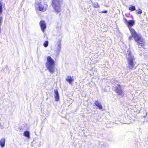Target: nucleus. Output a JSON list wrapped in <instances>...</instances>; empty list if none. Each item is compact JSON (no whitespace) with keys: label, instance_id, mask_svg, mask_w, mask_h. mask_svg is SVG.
I'll return each mask as SVG.
<instances>
[{"label":"nucleus","instance_id":"obj_1","mask_svg":"<svg viewBox=\"0 0 148 148\" xmlns=\"http://www.w3.org/2000/svg\"><path fill=\"white\" fill-rule=\"evenodd\" d=\"M125 23L128 27L132 37L136 42L139 47H143L145 45L144 39L140 34H137L135 30L132 27L134 24L135 22L133 20H127L125 18L124 19Z\"/></svg>","mask_w":148,"mask_h":148},{"label":"nucleus","instance_id":"obj_2","mask_svg":"<svg viewBox=\"0 0 148 148\" xmlns=\"http://www.w3.org/2000/svg\"><path fill=\"white\" fill-rule=\"evenodd\" d=\"M47 62L46 64V66L49 71L53 73L55 70V62L53 60L50 56L47 58Z\"/></svg>","mask_w":148,"mask_h":148},{"label":"nucleus","instance_id":"obj_3","mask_svg":"<svg viewBox=\"0 0 148 148\" xmlns=\"http://www.w3.org/2000/svg\"><path fill=\"white\" fill-rule=\"evenodd\" d=\"M47 8L48 5L46 2L42 1L36 3V9L39 11H45L47 9Z\"/></svg>","mask_w":148,"mask_h":148},{"label":"nucleus","instance_id":"obj_4","mask_svg":"<svg viewBox=\"0 0 148 148\" xmlns=\"http://www.w3.org/2000/svg\"><path fill=\"white\" fill-rule=\"evenodd\" d=\"M51 4L56 13H58L61 12L60 0H52Z\"/></svg>","mask_w":148,"mask_h":148},{"label":"nucleus","instance_id":"obj_5","mask_svg":"<svg viewBox=\"0 0 148 148\" xmlns=\"http://www.w3.org/2000/svg\"><path fill=\"white\" fill-rule=\"evenodd\" d=\"M134 58L132 57L131 56L127 58L128 65V67L130 69H132L134 66V63L133 62Z\"/></svg>","mask_w":148,"mask_h":148},{"label":"nucleus","instance_id":"obj_6","mask_svg":"<svg viewBox=\"0 0 148 148\" xmlns=\"http://www.w3.org/2000/svg\"><path fill=\"white\" fill-rule=\"evenodd\" d=\"M118 87H116L115 89V91L117 93L118 95L123 96V92L121 88L119 85H118Z\"/></svg>","mask_w":148,"mask_h":148},{"label":"nucleus","instance_id":"obj_7","mask_svg":"<svg viewBox=\"0 0 148 148\" xmlns=\"http://www.w3.org/2000/svg\"><path fill=\"white\" fill-rule=\"evenodd\" d=\"M61 41L59 40L57 42V44L56 45V51L57 53L58 54L60 51L61 49Z\"/></svg>","mask_w":148,"mask_h":148},{"label":"nucleus","instance_id":"obj_8","mask_svg":"<svg viewBox=\"0 0 148 148\" xmlns=\"http://www.w3.org/2000/svg\"><path fill=\"white\" fill-rule=\"evenodd\" d=\"M40 25L41 27L42 30L43 32H44V29L46 27V24L45 22L43 21H41L40 22Z\"/></svg>","mask_w":148,"mask_h":148},{"label":"nucleus","instance_id":"obj_9","mask_svg":"<svg viewBox=\"0 0 148 148\" xmlns=\"http://www.w3.org/2000/svg\"><path fill=\"white\" fill-rule=\"evenodd\" d=\"M54 96L55 100L56 101H58L59 100V95L58 90L56 89L54 90Z\"/></svg>","mask_w":148,"mask_h":148},{"label":"nucleus","instance_id":"obj_10","mask_svg":"<svg viewBox=\"0 0 148 148\" xmlns=\"http://www.w3.org/2000/svg\"><path fill=\"white\" fill-rule=\"evenodd\" d=\"M66 80L70 84H71L74 81V79L73 77L68 76L66 78Z\"/></svg>","mask_w":148,"mask_h":148},{"label":"nucleus","instance_id":"obj_11","mask_svg":"<svg viewBox=\"0 0 148 148\" xmlns=\"http://www.w3.org/2000/svg\"><path fill=\"white\" fill-rule=\"evenodd\" d=\"M95 105L99 108L100 109H101L102 108V107L101 104L98 101H96L95 102Z\"/></svg>","mask_w":148,"mask_h":148},{"label":"nucleus","instance_id":"obj_12","mask_svg":"<svg viewBox=\"0 0 148 148\" xmlns=\"http://www.w3.org/2000/svg\"><path fill=\"white\" fill-rule=\"evenodd\" d=\"M0 145L2 147H4L5 143V139L4 138H2L0 140Z\"/></svg>","mask_w":148,"mask_h":148},{"label":"nucleus","instance_id":"obj_13","mask_svg":"<svg viewBox=\"0 0 148 148\" xmlns=\"http://www.w3.org/2000/svg\"><path fill=\"white\" fill-rule=\"evenodd\" d=\"M23 134H24V135L25 136L28 138H29L30 134H29V131H25L24 132Z\"/></svg>","mask_w":148,"mask_h":148},{"label":"nucleus","instance_id":"obj_14","mask_svg":"<svg viewBox=\"0 0 148 148\" xmlns=\"http://www.w3.org/2000/svg\"><path fill=\"white\" fill-rule=\"evenodd\" d=\"M92 5L93 7L96 8H99L100 7V5L98 4L97 2H95L94 3H92Z\"/></svg>","mask_w":148,"mask_h":148},{"label":"nucleus","instance_id":"obj_15","mask_svg":"<svg viewBox=\"0 0 148 148\" xmlns=\"http://www.w3.org/2000/svg\"><path fill=\"white\" fill-rule=\"evenodd\" d=\"M127 55H128L127 56V59L128 57H130L131 56L132 57L134 58V57L131 54V52L130 50H128L127 52Z\"/></svg>","mask_w":148,"mask_h":148},{"label":"nucleus","instance_id":"obj_16","mask_svg":"<svg viewBox=\"0 0 148 148\" xmlns=\"http://www.w3.org/2000/svg\"><path fill=\"white\" fill-rule=\"evenodd\" d=\"M129 9L130 10L132 11L135 10L136 8L134 6H133L132 5H130V6L129 7Z\"/></svg>","mask_w":148,"mask_h":148},{"label":"nucleus","instance_id":"obj_17","mask_svg":"<svg viewBox=\"0 0 148 148\" xmlns=\"http://www.w3.org/2000/svg\"><path fill=\"white\" fill-rule=\"evenodd\" d=\"M49 42L48 41H45L43 44L44 46L46 47H48V45Z\"/></svg>","mask_w":148,"mask_h":148},{"label":"nucleus","instance_id":"obj_18","mask_svg":"<svg viewBox=\"0 0 148 148\" xmlns=\"http://www.w3.org/2000/svg\"><path fill=\"white\" fill-rule=\"evenodd\" d=\"M2 3L0 2V13H2Z\"/></svg>","mask_w":148,"mask_h":148},{"label":"nucleus","instance_id":"obj_19","mask_svg":"<svg viewBox=\"0 0 148 148\" xmlns=\"http://www.w3.org/2000/svg\"><path fill=\"white\" fill-rule=\"evenodd\" d=\"M137 11V13L139 14H140L142 13V11L140 9H139L138 10H136Z\"/></svg>","mask_w":148,"mask_h":148},{"label":"nucleus","instance_id":"obj_20","mask_svg":"<svg viewBox=\"0 0 148 148\" xmlns=\"http://www.w3.org/2000/svg\"><path fill=\"white\" fill-rule=\"evenodd\" d=\"M107 12V11L106 10V11H102L101 12V13H106Z\"/></svg>","mask_w":148,"mask_h":148},{"label":"nucleus","instance_id":"obj_21","mask_svg":"<svg viewBox=\"0 0 148 148\" xmlns=\"http://www.w3.org/2000/svg\"><path fill=\"white\" fill-rule=\"evenodd\" d=\"M132 39V37L130 36L129 38H128V39L129 40H131V39Z\"/></svg>","mask_w":148,"mask_h":148}]
</instances>
